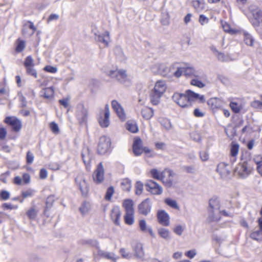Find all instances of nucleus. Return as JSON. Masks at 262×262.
<instances>
[{
	"label": "nucleus",
	"mask_w": 262,
	"mask_h": 262,
	"mask_svg": "<svg viewBox=\"0 0 262 262\" xmlns=\"http://www.w3.org/2000/svg\"><path fill=\"white\" fill-rule=\"evenodd\" d=\"M172 98L180 106L182 107H188L191 105V102L199 99L200 102L204 103L205 101L204 95L193 92L191 90H187L185 94L175 93Z\"/></svg>",
	"instance_id": "obj_1"
},
{
	"label": "nucleus",
	"mask_w": 262,
	"mask_h": 262,
	"mask_svg": "<svg viewBox=\"0 0 262 262\" xmlns=\"http://www.w3.org/2000/svg\"><path fill=\"white\" fill-rule=\"evenodd\" d=\"M149 172L151 177L160 181L166 188H172L174 186L173 177L175 173L173 170L165 168L162 171H160L156 168H153L150 170Z\"/></svg>",
	"instance_id": "obj_2"
},
{
	"label": "nucleus",
	"mask_w": 262,
	"mask_h": 262,
	"mask_svg": "<svg viewBox=\"0 0 262 262\" xmlns=\"http://www.w3.org/2000/svg\"><path fill=\"white\" fill-rule=\"evenodd\" d=\"M167 86L164 81H158L150 94V102L153 105H157L160 101V98L165 92Z\"/></svg>",
	"instance_id": "obj_3"
},
{
	"label": "nucleus",
	"mask_w": 262,
	"mask_h": 262,
	"mask_svg": "<svg viewBox=\"0 0 262 262\" xmlns=\"http://www.w3.org/2000/svg\"><path fill=\"white\" fill-rule=\"evenodd\" d=\"M251 160L242 161L239 163L235 169V173L241 178H246L253 171V167L251 165Z\"/></svg>",
	"instance_id": "obj_4"
},
{
	"label": "nucleus",
	"mask_w": 262,
	"mask_h": 262,
	"mask_svg": "<svg viewBox=\"0 0 262 262\" xmlns=\"http://www.w3.org/2000/svg\"><path fill=\"white\" fill-rule=\"evenodd\" d=\"M111 140L105 136H101L99 140L97 151L99 155H104L111 150Z\"/></svg>",
	"instance_id": "obj_5"
},
{
	"label": "nucleus",
	"mask_w": 262,
	"mask_h": 262,
	"mask_svg": "<svg viewBox=\"0 0 262 262\" xmlns=\"http://www.w3.org/2000/svg\"><path fill=\"white\" fill-rule=\"evenodd\" d=\"M110 111L108 104H105L104 108L100 110L97 120L100 126L102 128L107 127L110 125Z\"/></svg>",
	"instance_id": "obj_6"
},
{
	"label": "nucleus",
	"mask_w": 262,
	"mask_h": 262,
	"mask_svg": "<svg viewBox=\"0 0 262 262\" xmlns=\"http://www.w3.org/2000/svg\"><path fill=\"white\" fill-rule=\"evenodd\" d=\"M145 186L146 190L151 194L158 195L161 194L163 192L162 187L154 180H146Z\"/></svg>",
	"instance_id": "obj_7"
},
{
	"label": "nucleus",
	"mask_w": 262,
	"mask_h": 262,
	"mask_svg": "<svg viewBox=\"0 0 262 262\" xmlns=\"http://www.w3.org/2000/svg\"><path fill=\"white\" fill-rule=\"evenodd\" d=\"M75 182L84 197L88 196L89 192V186L83 174H80L75 178Z\"/></svg>",
	"instance_id": "obj_8"
},
{
	"label": "nucleus",
	"mask_w": 262,
	"mask_h": 262,
	"mask_svg": "<svg viewBox=\"0 0 262 262\" xmlns=\"http://www.w3.org/2000/svg\"><path fill=\"white\" fill-rule=\"evenodd\" d=\"M106 75L112 79H115L118 82L123 83L127 80V75L124 70H111Z\"/></svg>",
	"instance_id": "obj_9"
},
{
	"label": "nucleus",
	"mask_w": 262,
	"mask_h": 262,
	"mask_svg": "<svg viewBox=\"0 0 262 262\" xmlns=\"http://www.w3.org/2000/svg\"><path fill=\"white\" fill-rule=\"evenodd\" d=\"M209 205L211 209V213L208 216V222L219 221L220 218L215 217L213 215L214 210L220 209V208L221 205L219 198L217 196H213L209 201Z\"/></svg>",
	"instance_id": "obj_10"
},
{
	"label": "nucleus",
	"mask_w": 262,
	"mask_h": 262,
	"mask_svg": "<svg viewBox=\"0 0 262 262\" xmlns=\"http://www.w3.org/2000/svg\"><path fill=\"white\" fill-rule=\"evenodd\" d=\"M93 182L96 184H100L104 180V169L102 162L98 164L92 174Z\"/></svg>",
	"instance_id": "obj_11"
},
{
	"label": "nucleus",
	"mask_w": 262,
	"mask_h": 262,
	"mask_svg": "<svg viewBox=\"0 0 262 262\" xmlns=\"http://www.w3.org/2000/svg\"><path fill=\"white\" fill-rule=\"evenodd\" d=\"M76 117L80 125H82L87 123L88 119V110L83 104L79 106L76 113Z\"/></svg>",
	"instance_id": "obj_12"
},
{
	"label": "nucleus",
	"mask_w": 262,
	"mask_h": 262,
	"mask_svg": "<svg viewBox=\"0 0 262 262\" xmlns=\"http://www.w3.org/2000/svg\"><path fill=\"white\" fill-rule=\"evenodd\" d=\"M4 121L6 124L11 126L12 131L14 132H19L22 127L20 120L16 117H6Z\"/></svg>",
	"instance_id": "obj_13"
},
{
	"label": "nucleus",
	"mask_w": 262,
	"mask_h": 262,
	"mask_svg": "<svg viewBox=\"0 0 262 262\" xmlns=\"http://www.w3.org/2000/svg\"><path fill=\"white\" fill-rule=\"evenodd\" d=\"M24 65L26 68V73L28 75L32 76L35 78L37 77V73L34 68L35 64L31 56L29 55L26 57L24 62Z\"/></svg>",
	"instance_id": "obj_14"
},
{
	"label": "nucleus",
	"mask_w": 262,
	"mask_h": 262,
	"mask_svg": "<svg viewBox=\"0 0 262 262\" xmlns=\"http://www.w3.org/2000/svg\"><path fill=\"white\" fill-rule=\"evenodd\" d=\"M111 105L113 110L116 113L119 119L121 121H125L126 119V114L124 108L118 101L116 100H112Z\"/></svg>",
	"instance_id": "obj_15"
},
{
	"label": "nucleus",
	"mask_w": 262,
	"mask_h": 262,
	"mask_svg": "<svg viewBox=\"0 0 262 262\" xmlns=\"http://www.w3.org/2000/svg\"><path fill=\"white\" fill-rule=\"evenodd\" d=\"M145 146H143V142L139 137L134 138L133 144V151L135 156H141L144 151Z\"/></svg>",
	"instance_id": "obj_16"
},
{
	"label": "nucleus",
	"mask_w": 262,
	"mask_h": 262,
	"mask_svg": "<svg viewBox=\"0 0 262 262\" xmlns=\"http://www.w3.org/2000/svg\"><path fill=\"white\" fill-rule=\"evenodd\" d=\"M31 182V176L29 173L24 172L21 174V177L15 176L12 180L14 184L20 186L22 185H28Z\"/></svg>",
	"instance_id": "obj_17"
},
{
	"label": "nucleus",
	"mask_w": 262,
	"mask_h": 262,
	"mask_svg": "<svg viewBox=\"0 0 262 262\" xmlns=\"http://www.w3.org/2000/svg\"><path fill=\"white\" fill-rule=\"evenodd\" d=\"M207 103L208 106L213 112L221 109L223 106L224 101L220 98L217 97L211 98L208 100Z\"/></svg>",
	"instance_id": "obj_18"
},
{
	"label": "nucleus",
	"mask_w": 262,
	"mask_h": 262,
	"mask_svg": "<svg viewBox=\"0 0 262 262\" xmlns=\"http://www.w3.org/2000/svg\"><path fill=\"white\" fill-rule=\"evenodd\" d=\"M157 220L160 224L163 226H168L170 217L168 214L163 210H159L157 213Z\"/></svg>",
	"instance_id": "obj_19"
},
{
	"label": "nucleus",
	"mask_w": 262,
	"mask_h": 262,
	"mask_svg": "<svg viewBox=\"0 0 262 262\" xmlns=\"http://www.w3.org/2000/svg\"><path fill=\"white\" fill-rule=\"evenodd\" d=\"M110 216L116 225L118 226L120 225L121 211L118 206H115L112 209Z\"/></svg>",
	"instance_id": "obj_20"
},
{
	"label": "nucleus",
	"mask_w": 262,
	"mask_h": 262,
	"mask_svg": "<svg viewBox=\"0 0 262 262\" xmlns=\"http://www.w3.org/2000/svg\"><path fill=\"white\" fill-rule=\"evenodd\" d=\"M151 206L149 199H146L139 204L138 209L139 212L143 215H147L150 211Z\"/></svg>",
	"instance_id": "obj_21"
},
{
	"label": "nucleus",
	"mask_w": 262,
	"mask_h": 262,
	"mask_svg": "<svg viewBox=\"0 0 262 262\" xmlns=\"http://www.w3.org/2000/svg\"><path fill=\"white\" fill-rule=\"evenodd\" d=\"M122 207L124 209L125 213L135 212L134 202L131 199L124 200L122 203Z\"/></svg>",
	"instance_id": "obj_22"
},
{
	"label": "nucleus",
	"mask_w": 262,
	"mask_h": 262,
	"mask_svg": "<svg viewBox=\"0 0 262 262\" xmlns=\"http://www.w3.org/2000/svg\"><path fill=\"white\" fill-rule=\"evenodd\" d=\"M228 165L225 163H220L218 164L216 171L221 177L226 176L229 173V170L227 168Z\"/></svg>",
	"instance_id": "obj_23"
},
{
	"label": "nucleus",
	"mask_w": 262,
	"mask_h": 262,
	"mask_svg": "<svg viewBox=\"0 0 262 262\" xmlns=\"http://www.w3.org/2000/svg\"><path fill=\"white\" fill-rule=\"evenodd\" d=\"M252 16L255 21V23L259 25L262 22V10L259 8H256L251 11Z\"/></svg>",
	"instance_id": "obj_24"
},
{
	"label": "nucleus",
	"mask_w": 262,
	"mask_h": 262,
	"mask_svg": "<svg viewBox=\"0 0 262 262\" xmlns=\"http://www.w3.org/2000/svg\"><path fill=\"white\" fill-rule=\"evenodd\" d=\"M42 97L47 99H51L54 96V89L53 86L43 89L42 91Z\"/></svg>",
	"instance_id": "obj_25"
},
{
	"label": "nucleus",
	"mask_w": 262,
	"mask_h": 262,
	"mask_svg": "<svg viewBox=\"0 0 262 262\" xmlns=\"http://www.w3.org/2000/svg\"><path fill=\"white\" fill-rule=\"evenodd\" d=\"M98 40L99 42H101L105 45V46L107 47L109 44V42L110 41V33L108 31H106L104 33L102 34H99L98 35Z\"/></svg>",
	"instance_id": "obj_26"
},
{
	"label": "nucleus",
	"mask_w": 262,
	"mask_h": 262,
	"mask_svg": "<svg viewBox=\"0 0 262 262\" xmlns=\"http://www.w3.org/2000/svg\"><path fill=\"white\" fill-rule=\"evenodd\" d=\"M134 251L135 252V255L138 258H142L144 255V252L143 251V246L141 243H136L134 247Z\"/></svg>",
	"instance_id": "obj_27"
},
{
	"label": "nucleus",
	"mask_w": 262,
	"mask_h": 262,
	"mask_svg": "<svg viewBox=\"0 0 262 262\" xmlns=\"http://www.w3.org/2000/svg\"><path fill=\"white\" fill-rule=\"evenodd\" d=\"M154 110L149 107H144L141 111L143 118L146 120H149L154 116Z\"/></svg>",
	"instance_id": "obj_28"
},
{
	"label": "nucleus",
	"mask_w": 262,
	"mask_h": 262,
	"mask_svg": "<svg viewBox=\"0 0 262 262\" xmlns=\"http://www.w3.org/2000/svg\"><path fill=\"white\" fill-rule=\"evenodd\" d=\"M126 128L132 133H136L139 130L137 124L134 121H128L126 123Z\"/></svg>",
	"instance_id": "obj_29"
},
{
	"label": "nucleus",
	"mask_w": 262,
	"mask_h": 262,
	"mask_svg": "<svg viewBox=\"0 0 262 262\" xmlns=\"http://www.w3.org/2000/svg\"><path fill=\"white\" fill-rule=\"evenodd\" d=\"M15 51L16 53H20L23 52L26 48V42L24 40L20 38L15 41Z\"/></svg>",
	"instance_id": "obj_30"
},
{
	"label": "nucleus",
	"mask_w": 262,
	"mask_h": 262,
	"mask_svg": "<svg viewBox=\"0 0 262 262\" xmlns=\"http://www.w3.org/2000/svg\"><path fill=\"white\" fill-rule=\"evenodd\" d=\"M192 6L195 10L199 11L205 8V2L204 0H194L192 2Z\"/></svg>",
	"instance_id": "obj_31"
},
{
	"label": "nucleus",
	"mask_w": 262,
	"mask_h": 262,
	"mask_svg": "<svg viewBox=\"0 0 262 262\" xmlns=\"http://www.w3.org/2000/svg\"><path fill=\"white\" fill-rule=\"evenodd\" d=\"M121 187L123 191H129L132 187L131 181L127 178L122 179L121 182Z\"/></svg>",
	"instance_id": "obj_32"
},
{
	"label": "nucleus",
	"mask_w": 262,
	"mask_h": 262,
	"mask_svg": "<svg viewBox=\"0 0 262 262\" xmlns=\"http://www.w3.org/2000/svg\"><path fill=\"white\" fill-rule=\"evenodd\" d=\"M135 212L125 213L124 216V223L128 225H132L134 223Z\"/></svg>",
	"instance_id": "obj_33"
},
{
	"label": "nucleus",
	"mask_w": 262,
	"mask_h": 262,
	"mask_svg": "<svg viewBox=\"0 0 262 262\" xmlns=\"http://www.w3.org/2000/svg\"><path fill=\"white\" fill-rule=\"evenodd\" d=\"M221 24L224 31L227 33L231 34H234L236 32V31L232 29L229 23L225 21L221 20Z\"/></svg>",
	"instance_id": "obj_34"
},
{
	"label": "nucleus",
	"mask_w": 262,
	"mask_h": 262,
	"mask_svg": "<svg viewBox=\"0 0 262 262\" xmlns=\"http://www.w3.org/2000/svg\"><path fill=\"white\" fill-rule=\"evenodd\" d=\"M97 254L101 258H104L113 260H115V258L113 256V254L109 252H106L101 250H99L97 252Z\"/></svg>",
	"instance_id": "obj_35"
},
{
	"label": "nucleus",
	"mask_w": 262,
	"mask_h": 262,
	"mask_svg": "<svg viewBox=\"0 0 262 262\" xmlns=\"http://www.w3.org/2000/svg\"><path fill=\"white\" fill-rule=\"evenodd\" d=\"M184 74L186 76H190L193 75L194 72V69L190 67L187 63L183 64Z\"/></svg>",
	"instance_id": "obj_36"
},
{
	"label": "nucleus",
	"mask_w": 262,
	"mask_h": 262,
	"mask_svg": "<svg viewBox=\"0 0 262 262\" xmlns=\"http://www.w3.org/2000/svg\"><path fill=\"white\" fill-rule=\"evenodd\" d=\"M229 106L232 111L235 114L239 113L242 109V106L241 105L234 101L230 102Z\"/></svg>",
	"instance_id": "obj_37"
},
{
	"label": "nucleus",
	"mask_w": 262,
	"mask_h": 262,
	"mask_svg": "<svg viewBox=\"0 0 262 262\" xmlns=\"http://www.w3.org/2000/svg\"><path fill=\"white\" fill-rule=\"evenodd\" d=\"M164 202L166 204V205H167L171 208L175 209L178 210H180V207L178 206L176 201L172 200L170 198H166L164 200Z\"/></svg>",
	"instance_id": "obj_38"
},
{
	"label": "nucleus",
	"mask_w": 262,
	"mask_h": 262,
	"mask_svg": "<svg viewBox=\"0 0 262 262\" xmlns=\"http://www.w3.org/2000/svg\"><path fill=\"white\" fill-rule=\"evenodd\" d=\"M239 145L237 143H232L230 148V156L232 157H236L238 155Z\"/></svg>",
	"instance_id": "obj_39"
},
{
	"label": "nucleus",
	"mask_w": 262,
	"mask_h": 262,
	"mask_svg": "<svg viewBox=\"0 0 262 262\" xmlns=\"http://www.w3.org/2000/svg\"><path fill=\"white\" fill-rule=\"evenodd\" d=\"M250 237L254 240L260 241L262 240V230H258L252 232L250 235Z\"/></svg>",
	"instance_id": "obj_40"
},
{
	"label": "nucleus",
	"mask_w": 262,
	"mask_h": 262,
	"mask_svg": "<svg viewBox=\"0 0 262 262\" xmlns=\"http://www.w3.org/2000/svg\"><path fill=\"white\" fill-rule=\"evenodd\" d=\"M35 191L31 188H29L26 190L22 191L21 192V197L23 199L27 198L32 197L34 195Z\"/></svg>",
	"instance_id": "obj_41"
},
{
	"label": "nucleus",
	"mask_w": 262,
	"mask_h": 262,
	"mask_svg": "<svg viewBox=\"0 0 262 262\" xmlns=\"http://www.w3.org/2000/svg\"><path fill=\"white\" fill-rule=\"evenodd\" d=\"M115 192L114 188L113 186H110L106 190L104 199L106 201H110L112 199V196Z\"/></svg>",
	"instance_id": "obj_42"
},
{
	"label": "nucleus",
	"mask_w": 262,
	"mask_h": 262,
	"mask_svg": "<svg viewBox=\"0 0 262 262\" xmlns=\"http://www.w3.org/2000/svg\"><path fill=\"white\" fill-rule=\"evenodd\" d=\"M90 205L87 201H84L79 208V211L82 215L86 213L89 210Z\"/></svg>",
	"instance_id": "obj_43"
},
{
	"label": "nucleus",
	"mask_w": 262,
	"mask_h": 262,
	"mask_svg": "<svg viewBox=\"0 0 262 262\" xmlns=\"http://www.w3.org/2000/svg\"><path fill=\"white\" fill-rule=\"evenodd\" d=\"M26 214L30 220H33L36 217L37 211L34 208H31L26 212Z\"/></svg>",
	"instance_id": "obj_44"
},
{
	"label": "nucleus",
	"mask_w": 262,
	"mask_h": 262,
	"mask_svg": "<svg viewBox=\"0 0 262 262\" xmlns=\"http://www.w3.org/2000/svg\"><path fill=\"white\" fill-rule=\"evenodd\" d=\"M212 50L219 60L221 61H225L226 60V56L223 53L219 52L215 48H212Z\"/></svg>",
	"instance_id": "obj_45"
},
{
	"label": "nucleus",
	"mask_w": 262,
	"mask_h": 262,
	"mask_svg": "<svg viewBox=\"0 0 262 262\" xmlns=\"http://www.w3.org/2000/svg\"><path fill=\"white\" fill-rule=\"evenodd\" d=\"M10 197V193L6 190H1L0 191V200L6 201L9 199Z\"/></svg>",
	"instance_id": "obj_46"
},
{
	"label": "nucleus",
	"mask_w": 262,
	"mask_h": 262,
	"mask_svg": "<svg viewBox=\"0 0 262 262\" xmlns=\"http://www.w3.org/2000/svg\"><path fill=\"white\" fill-rule=\"evenodd\" d=\"M244 41L246 45L252 46L253 45L254 40L249 34L244 33Z\"/></svg>",
	"instance_id": "obj_47"
},
{
	"label": "nucleus",
	"mask_w": 262,
	"mask_h": 262,
	"mask_svg": "<svg viewBox=\"0 0 262 262\" xmlns=\"http://www.w3.org/2000/svg\"><path fill=\"white\" fill-rule=\"evenodd\" d=\"M158 233L160 236L165 239H167L169 237V232L168 230L161 228L158 230Z\"/></svg>",
	"instance_id": "obj_48"
},
{
	"label": "nucleus",
	"mask_w": 262,
	"mask_h": 262,
	"mask_svg": "<svg viewBox=\"0 0 262 262\" xmlns=\"http://www.w3.org/2000/svg\"><path fill=\"white\" fill-rule=\"evenodd\" d=\"M143 190V184L141 182H137L135 185V193L137 195H140Z\"/></svg>",
	"instance_id": "obj_49"
},
{
	"label": "nucleus",
	"mask_w": 262,
	"mask_h": 262,
	"mask_svg": "<svg viewBox=\"0 0 262 262\" xmlns=\"http://www.w3.org/2000/svg\"><path fill=\"white\" fill-rule=\"evenodd\" d=\"M190 84L199 88H202L205 86V84L202 81L196 78L192 79Z\"/></svg>",
	"instance_id": "obj_50"
},
{
	"label": "nucleus",
	"mask_w": 262,
	"mask_h": 262,
	"mask_svg": "<svg viewBox=\"0 0 262 262\" xmlns=\"http://www.w3.org/2000/svg\"><path fill=\"white\" fill-rule=\"evenodd\" d=\"M54 202V196L53 195H49L47 197L46 200V207L45 211L47 210L48 208H50Z\"/></svg>",
	"instance_id": "obj_51"
},
{
	"label": "nucleus",
	"mask_w": 262,
	"mask_h": 262,
	"mask_svg": "<svg viewBox=\"0 0 262 262\" xmlns=\"http://www.w3.org/2000/svg\"><path fill=\"white\" fill-rule=\"evenodd\" d=\"M49 126L51 131L55 134H58L59 133V129L58 126L55 122H51Z\"/></svg>",
	"instance_id": "obj_52"
},
{
	"label": "nucleus",
	"mask_w": 262,
	"mask_h": 262,
	"mask_svg": "<svg viewBox=\"0 0 262 262\" xmlns=\"http://www.w3.org/2000/svg\"><path fill=\"white\" fill-rule=\"evenodd\" d=\"M34 159V156L33 153L30 150L28 151L26 154V163L28 165L31 164Z\"/></svg>",
	"instance_id": "obj_53"
},
{
	"label": "nucleus",
	"mask_w": 262,
	"mask_h": 262,
	"mask_svg": "<svg viewBox=\"0 0 262 262\" xmlns=\"http://www.w3.org/2000/svg\"><path fill=\"white\" fill-rule=\"evenodd\" d=\"M250 105L255 109H262V101L255 100L251 102Z\"/></svg>",
	"instance_id": "obj_54"
},
{
	"label": "nucleus",
	"mask_w": 262,
	"mask_h": 262,
	"mask_svg": "<svg viewBox=\"0 0 262 262\" xmlns=\"http://www.w3.org/2000/svg\"><path fill=\"white\" fill-rule=\"evenodd\" d=\"M17 205H13L10 203H5L2 205V208L4 210H12L17 209Z\"/></svg>",
	"instance_id": "obj_55"
},
{
	"label": "nucleus",
	"mask_w": 262,
	"mask_h": 262,
	"mask_svg": "<svg viewBox=\"0 0 262 262\" xmlns=\"http://www.w3.org/2000/svg\"><path fill=\"white\" fill-rule=\"evenodd\" d=\"M182 168L183 170L187 173H194L195 171L193 166H184Z\"/></svg>",
	"instance_id": "obj_56"
},
{
	"label": "nucleus",
	"mask_w": 262,
	"mask_h": 262,
	"mask_svg": "<svg viewBox=\"0 0 262 262\" xmlns=\"http://www.w3.org/2000/svg\"><path fill=\"white\" fill-rule=\"evenodd\" d=\"M7 132L6 128L3 126H0V141L5 140Z\"/></svg>",
	"instance_id": "obj_57"
},
{
	"label": "nucleus",
	"mask_w": 262,
	"mask_h": 262,
	"mask_svg": "<svg viewBox=\"0 0 262 262\" xmlns=\"http://www.w3.org/2000/svg\"><path fill=\"white\" fill-rule=\"evenodd\" d=\"M148 158H153L155 156V153L149 147L145 146L144 151L143 152Z\"/></svg>",
	"instance_id": "obj_58"
},
{
	"label": "nucleus",
	"mask_w": 262,
	"mask_h": 262,
	"mask_svg": "<svg viewBox=\"0 0 262 262\" xmlns=\"http://www.w3.org/2000/svg\"><path fill=\"white\" fill-rule=\"evenodd\" d=\"M155 146L157 150H164L166 149V144L164 142H155Z\"/></svg>",
	"instance_id": "obj_59"
},
{
	"label": "nucleus",
	"mask_w": 262,
	"mask_h": 262,
	"mask_svg": "<svg viewBox=\"0 0 262 262\" xmlns=\"http://www.w3.org/2000/svg\"><path fill=\"white\" fill-rule=\"evenodd\" d=\"M43 70L48 73H55L57 71V69L56 67L48 65L43 68Z\"/></svg>",
	"instance_id": "obj_60"
},
{
	"label": "nucleus",
	"mask_w": 262,
	"mask_h": 262,
	"mask_svg": "<svg viewBox=\"0 0 262 262\" xmlns=\"http://www.w3.org/2000/svg\"><path fill=\"white\" fill-rule=\"evenodd\" d=\"M177 71L173 73V75L177 77V78H179L180 77H181L183 74H184V72H183V65L180 66V67H178L177 68Z\"/></svg>",
	"instance_id": "obj_61"
},
{
	"label": "nucleus",
	"mask_w": 262,
	"mask_h": 262,
	"mask_svg": "<svg viewBox=\"0 0 262 262\" xmlns=\"http://www.w3.org/2000/svg\"><path fill=\"white\" fill-rule=\"evenodd\" d=\"M196 254V252L195 249L189 250L185 252V255L189 258H193Z\"/></svg>",
	"instance_id": "obj_62"
},
{
	"label": "nucleus",
	"mask_w": 262,
	"mask_h": 262,
	"mask_svg": "<svg viewBox=\"0 0 262 262\" xmlns=\"http://www.w3.org/2000/svg\"><path fill=\"white\" fill-rule=\"evenodd\" d=\"M255 163L256 164V170L262 177V160L259 161H255Z\"/></svg>",
	"instance_id": "obj_63"
},
{
	"label": "nucleus",
	"mask_w": 262,
	"mask_h": 262,
	"mask_svg": "<svg viewBox=\"0 0 262 262\" xmlns=\"http://www.w3.org/2000/svg\"><path fill=\"white\" fill-rule=\"evenodd\" d=\"M255 163L256 164V170L262 177V160L259 161H255Z\"/></svg>",
	"instance_id": "obj_64"
}]
</instances>
